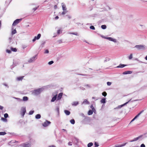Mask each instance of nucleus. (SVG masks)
<instances>
[{"label":"nucleus","mask_w":147,"mask_h":147,"mask_svg":"<svg viewBox=\"0 0 147 147\" xmlns=\"http://www.w3.org/2000/svg\"><path fill=\"white\" fill-rule=\"evenodd\" d=\"M43 88H38L32 91V94L34 96H37L40 94L44 90Z\"/></svg>","instance_id":"nucleus-1"},{"label":"nucleus","mask_w":147,"mask_h":147,"mask_svg":"<svg viewBox=\"0 0 147 147\" xmlns=\"http://www.w3.org/2000/svg\"><path fill=\"white\" fill-rule=\"evenodd\" d=\"M57 92H53L52 95V98L51 100V102H54L55 100H57Z\"/></svg>","instance_id":"nucleus-2"},{"label":"nucleus","mask_w":147,"mask_h":147,"mask_svg":"<svg viewBox=\"0 0 147 147\" xmlns=\"http://www.w3.org/2000/svg\"><path fill=\"white\" fill-rule=\"evenodd\" d=\"M99 35L102 38L107 39L109 41H113L114 42H117V40L116 39H114L111 37H105L104 36L100 34Z\"/></svg>","instance_id":"nucleus-3"},{"label":"nucleus","mask_w":147,"mask_h":147,"mask_svg":"<svg viewBox=\"0 0 147 147\" xmlns=\"http://www.w3.org/2000/svg\"><path fill=\"white\" fill-rule=\"evenodd\" d=\"M26 112V107H22L21 109V114L22 117H24Z\"/></svg>","instance_id":"nucleus-4"},{"label":"nucleus","mask_w":147,"mask_h":147,"mask_svg":"<svg viewBox=\"0 0 147 147\" xmlns=\"http://www.w3.org/2000/svg\"><path fill=\"white\" fill-rule=\"evenodd\" d=\"M145 45H136L135 47L138 50H144L145 49Z\"/></svg>","instance_id":"nucleus-5"},{"label":"nucleus","mask_w":147,"mask_h":147,"mask_svg":"<svg viewBox=\"0 0 147 147\" xmlns=\"http://www.w3.org/2000/svg\"><path fill=\"white\" fill-rule=\"evenodd\" d=\"M51 123V122L46 120L44 123H42V125L44 127H46L48 126Z\"/></svg>","instance_id":"nucleus-6"},{"label":"nucleus","mask_w":147,"mask_h":147,"mask_svg":"<svg viewBox=\"0 0 147 147\" xmlns=\"http://www.w3.org/2000/svg\"><path fill=\"white\" fill-rule=\"evenodd\" d=\"M131 100V99H130L129 101L128 102L125 103L123 104H122L121 105H119L117 107L115 108H114V109H119L121 108L122 107H123L125 105H127V104H128L129 102Z\"/></svg>","instance_id":"nucleus-7"},{"label":"nucleus","mask_w":147,"mask_h":147,"mask_svg":"<svg viewBox=\"0 0 147 147\" xmlns=\"http://www.w3.org/2000/svg\"><path fill=\"white\" fill-rule=\"evenodd\" d=\"M37 56V55H35V56H34L32 57L30 59H29L28 61V62L29 63H32L33 62H34L35 61L36 59H37L36 56Z\"/></svg>","instance_id":"nucleus-8"},{"label":"nucleus","mask_w":147,"mask_h":147,"mask_svg":"<svg viewBox=\"0 0 147 147\" xmlns=\"http://www.w3.org/2000/svg\"><path fill=\"white\" fill-rule=\"evenodd\" d=\"M22 20L21 19H17L14 21L12 24V26H15L16 24L19 23Z\"/></svg>","instance_id":"nucleus-9"},{"label":"nucleus","mask_w":147,"mask_h":147,"mask_svg":"<svg viewBox=\"0 0 147 147\" xmlns=\"http://www.w3.org/2000/svg\"><path fill=\"white\" fill-rule=\"evenodd\" d=\"M41 36V35L40 34H38L37 36H35L34 38L32 40V41L34 42L36 40H38L39 39Z\"/></svg>","instance_id":"nucleus-10"},{"label":"nucleus","mask_w":147,"mask_h":147,"mask_svg":"<svg viewBox=\"0 0 147 147\" xmlns=\"http://www.w3.org/2000/svg\"><path fill=\"white\" fill-rule=\"evenodd\" d=\"M63 94V93L62 92H60L58 94V96L57 97V101L61 99L62 96Z\"/></svg>","instance_id":"nucleus-11"},{"label":"nucleus","mask_w":147,"mask_h":147,"mask_svg":"<svg viewBox=\"0 0 147 147\" xmlns=\"http://www.w3.org/2000/svg\"><path fill=\"white\" fill-rule=\"evenodd\" d=\"M127 65H125L122 64H120L119 66H117L116 67L117 68H122L124 67L127 66Z\"/></svg>","instance_id":"nucleus-12"},{"label":"nucleus","mask_w":147,"mask_h":147,"mask_svg":"<svg viewBox=\"0 0 147 147\" xmlns=\"http://www.w3.org/2000/svg\"><path fill=\"white\" fill-rule=\"evenodd\" d=\"M89 104V102L86 99H84V100L83 102H82V105H83V104Z\"/></svg>","instance_id":"nucleus-13"},{"label":"nucleus","mask_w":147,"mask_h":147,"mask_svg":"<svg viewBox=\"0 0 147 147\" xmlns=\"http://www.w3.org/2000/svg\"><path fill=\"white\" fill-rule=\"evenodd\" d=\"M79 104L78 101H74L71 104V105L73 106H76Z\"/></svg>","instance_id":"nucleus-14"},{"label":"nucleus","mask_w":147,"mask_h":147,"mask_svg":"<svg viewBox=\"0 0 147 147\" xmlns=\"http://www.w3.org/2000/svg\"><path fill=\"white\" fill-rule=\"evenodd\" d=\"M131 73H132L131 71H125V72H124L123 73V74L125 75V74H131Z\"/></svg>","instance_id":"nucleus-15"},{"label":"nucleus","mask_w":147,"mask_h":147,"mask_svg":"<svg viewBox=\"0 0 147 147\" xmlns=\"http://www.w3.org/2000/svg\"><path fill=\"white\" fill-rule=\"evenodd\" d=\"M142 136H139L138 137H136V138H134L133 140L131 141V142H133L135 141H136L138 140L140 137H141Z\"/></svg>","instance_id":"nucleus-16"},{"label":"nucleus","mask_w":147,"mask_h":147,"mask_svg":"<svg viewBox=\"0 0 147 147\" xmlns=\"http://www.w3.org/2000/svg\"><path fill=\"white\" fill-rule=\"evenodd\" d=\"M62 9L63 11H65L66 10L67 8H66V6L63 3H62Z\"/></svg>","instance_id":"nucleus-17"},{"label":"nucleus","mask_w":147,"mask_h":147,"mask_svg":"<svg viewBox=\"0 0 147 147\" xmlns=\"http://www.w3.org/2000/svg\"><path fill=\"white\" fill-rule=\"evenodd\" d=\"M125 144L126 143H125L121 145H116L115 146V147H122L125 146Z\"/></svg>","instance_id":"nucleus-18"},{"label":"nucleus","mask_w":147,"mask_h":147,"mask_svg":"<svg viewBox=\"0 0 147 147\" xmlns=\"http://www.w3.org/2000/svg\"><path fill=\"white\" fill-rule=\"evenodd\" d=\"M64 112L65 114L67 115H69L70 114V112L68 111L67 110H65L64 111Z\"/></svg>","instance_id":"nucleus-19"},{"label":"nucleus","mask_w":147,"mask_h":147,"mask_svg":"<svg viewBox=\"0 0 147 147\" xmlns=\"http://www.w3.org/2000/svg\"><path fill=\"white\" fill-rule=\"evenodd\" d=\"M90 108L92 109V110L93 111V112L94 113H95L96 111V110L92 105H91Z\"/></svg>","instance_id":"nucleus-20"},{"label":"nucleus","mask_w":147,"mask_h":147,"mask_svg":"<svg viewBox=\"0 0 147 147\" xmlns=\"http://www.w3.org/2000/svg\"><path fill=\"white\" fill-rule=\"evenodd\" d=\"M41 116L40 114H38L35 116V118L37 119H39L41 118Z\"/></svg>","instance_id":"nucleus-21"},{"label":"nucleus","mask_w":147,"mask_h":147,"mask_svg":"<svg viewBox=\"0 0 147 147\" xmlns=\"http://www.w3.org/2000/svg\"><path fill=\"white\" fill-rule=\"evenodd\" d=\"M23 147H29L30 144H23L22 145Z\"/></svg>","instance_id":"nucleus-22"},{"label":"nucleus","mask_w":147,"mask_h":147,"mask_svg":"<svg viewBox=\"0 0 147 147\" xmlns=\"http://www.w3.org/2000/svg\"><path fill=\"white\" fill-rule=\"evenodd\" d=\"M28 100V98L27 96H24L23 98L22 101H27Z\"/></svg>","instance_id":"nucleus-23"},{"label":"nucleus","mask_w":147,"mask_h":147,"mask_svg":"<svg viewBox=\"0 0 147 147\" xmlns=\"http://www.w3.org/2000/svg\"><path fill=\"white\" fill-rule=\"evenodd\" d=\"M80 115H81L82 116V117H84V119H88V118H89V117H88L85 116L84 115V114H83V113H81V114H80Z\"/></svg>","instance_id":"nucleus-24"},{"label":"nucleus","mask_w":147,"mask_h":147,"mask_svg":"<svg viewBox=\"0 0 147 147\" xmlns=\"http://www.w3.org/2000/svg\"><path fill=\"white\" fill-rule=\"evenodd\" d=\"M100 102L102 103H105L106 102V99L105 98H103L100 100Z\"/></svg>","instance_id":"nucleus-25"},{"label":"nucleus","mask_w":147,"mask_h":147,"mask_svg":"<svg viewBox=\"0 0 147 147\" xmlns=\"http://www.w3.org/2000/svg\"><path fill=\"white\" fill-rule=\"evenodd\" d=\"M70 123L72 124H74L75 123V121L74 119H72L70 121Z\"/></svg>","instance_id":"nucleus-26"},{"label":"nucleus","mask_w":147,"mask_h":147,"mask_svg":"<svg viewBox=\"0 0 147 147\" xmlns=\"http://www.w3.org/2000/svg\"><path fill=\"white\" fill-rule=\"evenodd\" d=\"M93 112V111L92 110H90L88 111V114L89 115H91L92 114Z\"/></svg>","instance_id":"nucleus-27"},{"label":"nucleus","mask_w":147,"mask_h":147,"mask_svg":"<svg viewBox=\"0 0 147 147\" xmlns=\"http://www.w3.org/2000/svg\"><path fill=\"white\" fill-rule=\"evenodd\" d=\"M69 34H72L73 35H74L76 36H78V33L77 32H69Z\"/></svg>","instance_id":"nucleus-28"},{"label":"nucleus","mask_w":147,"mask_h":147,"mask_svg":"<svg viewBox=\"0 0 147 147\" xmlns=\"http://www.w3.org/2000/svg\"><path fill=\"white\" fill-rule=\"evenodd\" d=\"M13 98L14 99H17V100L19 102H21L22 101V99H21L19 98H16V97H13Z\"/></svg>","instance_id":"nucleus-29"},{"label":"nucleus","mask_w":147,"mask_h":147,"mask_svg":"<svg viewBox=\"0 0 147 147\" xmlns=\"http://www.w3.org/2000/svg\"><path fill=\"white\" fill-rule=\"evenodd\" d=\"M23 77H24L23 76V77H18L17 78V80L18 81L22 80Z\"/></svg>","instance_id":"nucleus-30"},{"label":"nucleus","mask_w":147,"mask_h":147,"mask_svg":"<svg viewBox=\"0 0 147 147\" xmlns=\"http://www.w3.org/2000/svg\"><path fill=\"white\" fill-rule=\"evenodd\" d=\"M101 28L103 29H105L106 28L107 26L105 25H103L101 26Z\"/></svg>","instance_id":"nucleus-31"},{"label":"nucleus","mask_w":147,"mask_h":147,"mask_svg":"<svg viewBox=\"0 0 147 147\" xmlns=\"http://www.w3.org/2000/svg\"><path fill=\"white\" fill-rule=\"evenodd\" d=\"M133 57V55L132 54H131L128 57V59L129 60H131Z\"/></svg>","instance_id":"nucleus-32"},{"label":"nucleus","mask_w":147,"mask_h":147,"mask_svg":"<svg viewBox=\"0 0 147 147\" xmlns=\"http://www.w3.org/2000/svg\"><path fill=\"white\" fill-rule=\"evenodd\" d=\"M11 50L14 52H16L17 51V49L16 48H13V47H11Z\"/></svg>","instance_id":"nucleus-33"},{"label":"nucleus","mask_w":147,"mask_h":147,"mask_svg":"<svg viewBox=\"0 0 147 147\" xmlns=\"http://www.w3.org/2000/svg\"><path fill=\"white\" fill-rule=\"evenodd\" d=\"M16 33V29H14L12 31L11 34L12 35Z\"/></svg>","instance_id":"nucleus-34"},{"label":"nucleus","mask_w":147,"mask_h":147,"mask_svg":"<svg viewBox=\"0 0 147 147\" xmlns=\"http://www.w3.org/2000/svg\"><path fill=\"white\" fill-rule=\"evenodd\" d=\"M93 145V144L92 142H90L88 144V147H91Z\"/></svg>","instance_id":"nucleus-35"},{"label":"nucleus","mask_w":147,"mask_h":147,"mask_svg":"<svg viewBox=\"0 0 147 147\" xmlns=\"http://www.w3.org/2000/svg\"><path fill=\"white\" fill-rule=\"evenodd\" d=\"M6 134V133L5 131L0 132V135H4Z\"/></svg>","instance_id":"nucleus-36"},{"label":"nucleus","mask_w":147,"mask_h":147,"mask_svg":"<svg viewBox=\"0 0 147 147\" xmlns=\"http://www.w3.org/2000/svg\"><path fill=\"white\" fill-rule=\"evenodd\" d=\"M102 96H106L107 95V93L105 92H104L102 93Z\"/></svg>","instance_id":"nucleus-37"},{"label":"nucleus","mask_w":147,"mask_h":147,"mask_svg":"<svg viewBox=\"0 0 147 147\" xmlns=\"http://www.w3.org/2000/svg\"><path fill=\"white\" fill-rule=\"evenodd\" d=\"M1 119L5 122H7V119L5 118L2 117L1 118Z\"/></svg>","instance_id":"nucleus-38"},{"label":"nucleus","mask_w":147,"mask_h":147,"mask_svg":"<svg viewBox=\"0 0 147 147\" xmlns=\"http://www.w3.org/2000/svg\"><path fill=\"white\" fill-rule=\"evenodd\" d=\"M34 112V111H31L29 113V114L30 115H32L33 114Z\"/></svg>","instance_id":"nucleus-39"},{"label":"nucleus","mask_w":147,"mask_h":147,"mask_svg":"<svg viewBox=\"0 0 147 147\" xmlns=\"http://www.w3.org/2000/svg\"><path fill=\"white\" fill-rule=\"evenodd\" d=\"M62 30L59 29L57 30V33L58 34H59L61 33H62Z\"/></svg>","instance_id":"nucleus-40"},{"label":"nucleus","mask_w":147,"mask_h":147,"mask_svg":"<svg viewBox=\"0 0 147 147\" xmlns=\"http://www.w3.org/2000/svg\"><path fill=\"white\" fill-rule=\"evenodd\" d=\"M90 28L91 29L94 30L95 29V28L94 26H90Z\"/></svg>","instance_id":"nucleus-41"},{"label":"nucleus","mask_w":147,"mask_h":147,"mask_svg":"<svg viewBox=\"0 0 147 147\" xmlns=\"http://www.w3.org/2000/svg\"><path fill=\"white\" fill-rule=\"evenodd\" d=\"M56 111L57 112L58 114L59 113V107H57L56 109Z\"/></svg>","instance_id":"nucleus-42"},{"label":"nucleus","mask_w":147,"mask_h":147,"mask_svg":"<svg viewBox=\"0 0 147 147\" xmlns=\"http://www.w3.org/2000/svg\"><path fill=\"white\" fill-rule=\"evenodd\" d=\"M54 63V61H51L48 62V64L49 65H51Z\"/></svg>","instance_id":"nucleus-43"},{"label":"nucleus","mask_w":147,"mask_h":147,"mask_svg":"<svg viewBox=\"0 0 147 147\" xmlns=\"http://www.w3.org/2000/svg\"><path fill=\"white\" fill-rule=\"evenodd\" d=\"M8 117V115L7 113H5L4 114V117L5 118H6Z\"/></svg>","instance_id":"nucleus-44"},{"label":"nucleus","mask_w":147,"mask_h":147,"mask_svg":"<svg viewBox=\"0 0 147 147\" xmlns=\"http://www.w3.org/2000/svg\"><path fill=\"white\" fill-rule=\"evenodd\" d=\"M3 84L7 88H8L9 87V86L6 83H3Z\"/></svg>","instance_id":"nucleus-45"},{"label":"nucleus","mask_w":147,"mask_h":147,"mask_svg":"<svg viewBox=\"0 0 147 147\" xmlns=\"http://www.w3.org/2000/svg\"><path fill=\"white\" fill-rule=\"evenodd\" d=\"M84 87L87 88H90L91 87V86L89 84H87L86 85H85Z\"/></svg>","instance_id":"nucleus-46"},{"label":"nucleus","mask_w":147,"mask_h":147,"mask_svg":"<svg viewBox=\"0 0 147 147\" xmlns=\"http://www.w3.org/2000/svg\"><path fill=\"white\" fill-rule=\"evenodd\" d=\"M94 145H95V147H98L99 146V145L98 144V143L96 142H95Z\"/></svg>","instance_id":"nucleus-47"},{"label":"nucleus","mask_w":147,"mask_h":147,"mask_svg":"<svg viewBox=\"0 0 147 147\" xmlns=\"http://www.w3.org/2000/svg\"><path fill=\"white\" fill-rule=\"evenodd\" d=\"M110 59L109 58H106L104 61V62H106L107 61H109L110 60Z\"/></svg>","instance_id":"nucleus-48"},{"label":"nucleus","mask_w":147,"mask_h":147,"mask_svg":"<svg viewBox=\"0 0 147 147\" xmlns=\"http://www.w3.org/2000/svg\"><path fill=\"white\" fill-rule=\"evenodd\" d=\"M111 84V83L110 82H107V84L108 86H110Z\"/></svg>","instance_id":"nucleus-49"},{"label":"nucleus","mask_w":147,"mask_h":147,"mask_svg":"<svg viewBox=\"0 0 147 147\" xmlns=\"http://www.w3.org/2000/svg\"><path fill=\"white\" fill-rule=\"evenodd\" d=\"M27 47V46L26 45H23L22 46V48L23 49H24L25 48H26Z\"/></svg>","instance_id":"nucleus-50"},{"label":"nucleus","mask_w":147,"mask_h":147,"mask_svg":"<svg viewBox=\"0 0 147 147\" xmlns=\"http://www.w3.org/2000/svg\"><path fill=\"white\" fill-rule=\"evenodd\" d=\"M38 7H39V6H38L37 7H36L35 8H33V10H34V11H35L38 9Z\"/></svg>","instance_id":"nucleus-51"},{"label":"nucleus","mask_w":147,"mask_h":147,"mask_svg":"<svg viewBox=\"0 0 147 147\" xmlns=\"http://www.w3.org/2000/svg\"><path fill=\"white\" fill-rule=\"evenodd\" d=\"M49 53V51L48 50H46L45 51V53Z\"/></svg>","instance_id":"nucleus-52"},{"label":"nucleus","mask_w":147,"mask_h":147,"mask_svg":"<svg viewBox=\"0 0 147 147\" xmlns=\"http://www.w3.org/2000/svg\"><path fill=\"white\" fill-rule=\"evenodd\" d=\"M68 145L69 146H72V143L70 142H69L68 143Z\"/></svg>","instance_id":"nucleus-53"},{"label":"nucleus","mask_w":147,"mask_h":147,"mask_svg":"<svg viewBox=\"0 0 147 147\" xmlns=\"http://www.w3.org/2000/svg\"><path fill=\"white\" fill-rule=\"evenodd\" d=\"M48 147H56L55 145H51L49 146Z\"/></svg>","instance_id":"nucleus-54"},{"label":"nucleus","mask_w":147,"mask_h":147,"mask_svg":"<svg viewBox=\"0 0 147 147\" xmlns=\"http://www.w3.org/2000/svg\"><path fill=\"white\" fill-rule=\"evenodd\" d=\"M6 52L9 53H11V51L8 49L6 50Z\"/></svg>","instance_id":"nucleus-55"},{"label":"nucleus","mask_w":147,"mask_h":147,"mask_svg":"<svg viewBox=\"0 0 147 147\" xmlns=\"http://www.w3.org/2000/svg\"><path fill=\"white\" fill-rule=\"evenodd\" d=\"M140 147H145V146L144 144H142L140 145Z\"/></svg>","instance_id":"nucleus-56"},{"label":"nucleus","mask_w":147,"mask_h":147,"mask_svg":"<svg viewBox=\"0 0 147 147\" xmlns=\"http://www.w3.org/2000/svg\"><path fill=\"white\" fill-rule=\"evenodd\" d=\"M139 116V114H138L137 115H136L134 118V119H136Z\"/></svg>","instance_id":"nucleus-57"},{"label":"nucleus","mask_w":147,"mask_h":147,"mask_svg":"<svg viewBox=\"0 0 147 147\" xmlns=\"http://www.w3.org/2000/svg\"><path fill=\"white\" fill-rule=\"evenodd\" d=\"M3 108V106H0V109L2 110Z\"/></svg>","instance_id":"nucleus-58"},{"label":"nucleus","mask_w":147,"mask_h":147,"mask_svg":"<svg viewBox=\"0 0 147 147\" xmlns=\"http://www.w3.org/2000/svg\"><path fill=\"white\" fill-rule=\"evenodd\" d=\"M66 13V12L65 11H63L62 13V15H64Z\"/></svg>","instance_id":"nucleus-59"},{"label":"nucleus","mask_w":147,"mask_h":147,"mask_svg":"<svg viewBox=\"0 0 147 147\" xmlns=\"http://www.w3.org/2000/svg\"><path fill=\"white\" fill-rule=\"evenodd\" d=\"M143 112V111H141L138 114L139 115Z\"/></svg>","instance_id":"nucleus-60"},{"label":"nucleus","mask_w":147,"mask_h":147,"mask_svg":"<svg viewBox=\"0 0 147 147\" xmlns=\"http://www.w3.org/2000/svg\"><path fill=\"white\" fill-rule=\"evenodd\" d=\"M79 75H82V76H87V75L86 74H79Z\"/></svg>","instance_id":"nucleus-61"},{"label":"nucleus","mask_w":147,"mask_h":147,"mask_svg":"<svg viewBox=\"0 0 147 147\" xmlns=\"http://www.w3.org/2000/svg\"><path fill=\"white\" fill-rule=\"evenodd\" d=\"M59 18V17L58 16H56L55 18V19H56V20H57Z\"/></svg>","instance_id":"nucleus-62"},{"label":"nucleus","mask_w":147,"mask_h":147,"mask_svg":"<svg viewBox=\"0 0 147 147\" xmlns=\"http://www.w3.org/2000/svg\"><path fill=\"white\" fill-rule=\"evenodd\" d=\"M135 119H134V118L131 121V122L130 123H131V122L133 121H134Z\"/></svg>","instance_id":"nucleus-63"},{"label":"nucleus","mask_w":147,"mask_h":147,"mask_svg":"<svg viewBox=\"0 0 147 147\" xmlns=\"http://www.w3.org/2000/svg\"><path fill=\"white\" fill-rule=\"evenodd\" d=\"M145 59L146 60H147V55L145 57Z\"/></svg>","instance_id":"nucleus-64"}]
</instances>
